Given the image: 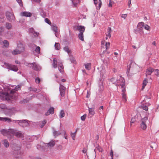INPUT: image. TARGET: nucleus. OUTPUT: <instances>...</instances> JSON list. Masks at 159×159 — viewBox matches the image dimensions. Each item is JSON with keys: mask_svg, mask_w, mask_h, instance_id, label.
Masks as SVG:
<instances>
[{"mask_svg": "<svg viewBox=\"0 0 159 159\" xmlns=\"http://www.w3.org/2000/svg\"><path fill=\"white\" fill-rule=\"evenodd\" d=\"M120 82H121L120 85L121 86V92H122L121 94L123 101L125 102L126 101V96L125 93L126 91L125 89V81L124 78L120 76Z\"/></svg>", "mask_w": 159, "mask_h": 159, "instance_id": "nucleus-1", "label": "nucleus"}, {"mask_svg": "<svg viewBox=\"0 0 159 159\" xmlns=\"http://www.w3.org/2000/svg\"><path fill=\"white\" fill-rule=\"evenodd\" d=\"M4 65L2 66L3 67L6 68L9 70L15 72H17L18 70V67L16 66L10 64L6 62H4Z\"/></svg>", "mask_w": 159, "mask_h": 159, "instance_id": "nucleus-2", "label": "nucleus"}, {"mask_svg": "<svg viewBox=\"0 0 159 159\" xmlns=\"http://www.w3.org/2000/svg\"><path fill=\"white\" fill-rule=\"evenodd\" d=\"M16 123H17L18 125L23 127H28L30 125L29 122V121L26 120H13Z\"/></svg>", "mask_w": 159, "mask_h": 159, "instance_id": "nucleus-3", "label": "nucleus"}, {"mask_svg": "<svg viewBox=\"0 0 159 159\" xmlns=\"http://www.w3.org/2000/svg\"><path fill=\"white\" fill-rule=\"evenodd\" d=\"M12 129L9 130L2 129L1 131L2 134L4 136H7L8 138H13V136L12 135Z\"/></svg>", "mask_w": 159, "mask_h": 159, "instance_id": "nucleus-4", "label": "nucleus"}, {"mask_svg": "<svg viewBox=\"0 0 159 159\" xmlns=\"http://www.w3.org/2000/svg\"><path fill=\"white\" fill-rule=\"evenodd\" d=\"M6 16L7 19L9 21H14L15 19L13 13L11 11H7L6 12Z\"/></svg>", "mask_w": 159, "mask_h": 159, "instance_id": "nucleus-5", "label": "nucleus"}, {"mask_svg": "<svg viewBox=\"0 0 159 159\" xmlns=\"http://www.w3.org/2000/svg\"><path fill=\"white\" fill-rule=\"evenodd\" d=\"M12 135L13 137V135H15L17 137H19L21 138H23L24 137V134L22 133L21 131H19L17 130L12 129Z\"/></svg>", "mask_w": 159, "mask_h": 159, "instance_id": "nucleus-6", "label": "nucleus"}, {"mask_svg": "<svg viewBox=\"0 0 159 159\" xmlns=\"http://www.w3.org/2000/svg\"><path fill=\"white\" fill-rule=\"evenodd\" d=\"M27 66L29 67L32 68L33 69L36 71H38L41 69L40 66L35 62L32 63H29Z\"/></svg>", "mask_w": 159, "mask_h": 159, "instance_id": "nucleus-7", "label": "nucleus"}, {"mask_svg": "<svg viewBox=\"0 0 159 159\" xmlns=\"http://www.w3.org/2000/svg\"><path fill=\"white\" fill-rule=\"evenodd\" d=\"M74 29L75 30L79 31V33H83L85 30V27L82 25L75 26H74Z\"/></svg>", "mask_w": 159, "mask_h": 159, "instance_id": "nucleus-8", "label": "nucleus"}, {"mask_svg": "<svg viewBox=\"0 0 159 159\" xmlns=\"http://www.w3.org/2000/svg\"><path fill=\"white\" fill-rule=\"evenodd\" d=\"M66 88L62 85L60 84L59 87V91L60 93L61 97H63L65 93Z\"/></svg>", "mask_w": 159, "mask_h": 159, "instance_id": "nucleus-9", "label": "nucleus"}, {"mask_svg": "<svg viewBox=\"0 0 159 159\" xmlns=\"http://www.w3.org/2000/svg\"><path fill=\"white\" fill-rule=\"evenodd\" d=\"M89 108V114L88 116L89 118H91L95 114V111L94 108Z\"/></svg>", "mask_w": 159, "mask_h": 159, "instance_id": "nucleus-10", "label": "nucleus"}, {"mask_svg": "<svg viewBox=\"0 0 159 159\" xmlns=\"http://www.w3.org/2000/svg\"><path fill=\"white\" fill-rule=\"evenodd\" d=\"M154 71V69L152 67H149L148 68L146 71V76H147L148 75H151L152 73Z\"/></svg>", "mask_w": 159, "mask_h": 159, "instance_id": "nucleus-11", "label": "nucleus"}, {"mask_svg": "<svg viewBox=\"0 0 159 159\" xmlns=\"http://www.w3.org/2000/svg\"><path fill=\"white\" fill-rule=\"evenodd\" d=\"M12 149L15 151H19L20 149V147L18 144H14L12 145Z\"/></svg>", "mask_w": 159, "mask_h": 159, "instance_id": "nucleus-12", "label": "nucleus"}, {"mask_svg": "<svg viewBox=\"0 0 159 159\" xmlns=\"http://www.w3.org/2000/svg\"><path fill=\"white\" fill-rule=\"evenodd\" d=\"M17 49L20 51V53L24 52L25 48L23 44L21 43L18 44L17 46Z\"/></svg>", "mask_w": 159, "mask_h": 159, "instance_id": "nucleus-13", "label": "nucleus"}, {"mask_svg": "<svg viewBox=\"0 0 159 159\" xmlns=\"http://www.w3.org/2000/svg\"><path fill=\"white\" fill-rule=\"evenodd\" d=\"M54 113V108L53 107H50L48 111L45 113V115L46 116L49 115L50 114H53Z\"/></svg>", "mask_w": 159, "mask_h": 159, "instance_id": "nucleus-14", "label": "nucleus"}, {"mask_svg": "<svg viewBox=\"0 0 159 159\" xmlns=\"http://www.w3.org/2000/svg\"><path fill=\"white\" fill-rule=\"evenodd\" d=\"M47 145V146L49 148H51L53 147L55 144V141L52 140L49 143L46 144Z\"/></svg>", "mask_w": 159, "mask_h": 159, "instance_id": "nucleus-15", "label": "nucleus"}, {"mask_svg": "<svg viewBox=\"0 0 159 159\" xmlns=\"http://www.w3.org/2000/svg\"><path fill=\"white\" fill-rule=\"evenodd\" d=\"M21 15L22 16H26L27 17H30L32 16V14L29 12L24 11L21 13Z\"/></svg>", "mask_w": 159, "mask_h": 159, "instance_id": "nucleus-16", "label": "nucleus"}, {"mask_svg": "<svg viewBox=\"0 0 159 159\" xmlns=\"http://www.w3.org/2000/svg\"><path fill=\"white\" fill-rule=\"evenodd\" d=\"M2 142L5 147L7 148L9 146V143L7 140L4 139L2 141Z\"/></svg>", "mask_w": 159, "mask_h": 159, "instance_id": "nucleus-17", "label": "nucleus"}, {"mask_svg": "<svg viewBox=\"0 0 159 159\" xmlns=\"http://www.w3.org/2000/svg\"><path fill=\"white\" fill-rule=\"evenodd\" d=\"M0 120L4 121H7L8 122H11V119L7 117H0Z\"/></svg>", "mask_w": 159, "mask_h": 159, "instance_id": "nucleus-18", "label": "nucleus"}, {"mask_svg": "<svg viewBox=\"0 0 159 159\" xmlns=\"http://www.w3.org/2000/svg\"><path fill=\"white\" fill-rule=\"evenodd\" d=\"M53 130V134L54 136L56 137L57 136H58L59 135L61 134V133L60 132H58L57 131H56L54 128H52Z\"/></svg>", "mask_w": 159, "mask_h": 159, "instance_id": "nucleus-19", "label": "nucleus"}, {"mask_svg": "<svg viewBox=\"0 0 159 159\" xmlns=\"http://www.w3.org/2000/svg\"><path fill=\"white\" fill-rule=\"evenodd\" d=\"M136 33H139L140 34L143 33V28L141 27H137V28L136 30Z\"/></svg>", "mask_w": 159, "mask_h": 159, "instance_id": "nucleus-20", "label": "nucleus"}, {"mask_svg": "<svg viewBox=\"0 0 159 159\" xmlns=\"http://www.w3.org/2000/svg\"><path fill=\"white\" fill-rule=\"evenodd\" d=\"M29 32L30 33L33 34L35 36H37L39 34V33L35 32L33 28L30 29L29 30Z\"/></svg>", "mask_w": 159, "mask_h": 159, "instance_id": "nucleus-21", "label": "nucleus"}, {"mask_svg": "<svg viewBox=\"0 0 159 159\" xmlns=\"http://www.w3.org/2000/svg\"><path fill=\"white\" fill-rule=\"evenodd\" d=\"M57 61L56 58L53 59L52 66L54 68H56L57 66Z\"/></svg>", "mask_w": 159, "mask_h": 159, "instance_id": "nucleus-22", "label": "nucleus"}, {"mask_svg": "<svg viewBox=\"0 0 159 159\" xmlns=\"http://www.w3.org/2000/svg\"><path fill=\"white\" fill-rule=\"evenodd\" d=\"M148 83V80L147 79H145L143 81V86L142 88V90H143L145 87L146 86Z\"/></svg>", "mask_w": 159, "mask_h": 159, "instance_id": "nucleus-23", "label": "nucleus"}, {"mask_svg": "<svg viewBox=\"0 0 159 159\" xmlns=\"http://www.w3.org/2000/svg\"><path fill=\"white\" fill-rule=\"evenodd\" d=\"M2 43L4 46L6 48H8L9 47V43L8 41L4 40L2 41Z\"/></svg>", "mask_w": 159, "mask_h": 159, "instance_id": "nucleus-24", "label": "nucleus"}, {"mask_svg": "<svg viewBox=\"0 0 159 159\" xmlns=\"http://www.w3.org/2000/svg\"><path fill=\"white\" fill-rule=\"evenodd\" d=\"M58 68L59 70L61 72H62L63 71V66L61 63L58 64Z\"/></svg>", "mask_w": 159, "mask_h": 159, "instance_id": "nucleus-25", "label": "nucleus"}, {"mask_svg": "<svg viewBox=\"0 0 159 159\" xmlns=\"http://www.w3.org/2000/svg\"><path fill=\"white\" fill-rule=\"evenodd\" d=\"M147 126L146 124L143 123H141L140 124V127L143 130H145L147 128Z\"/></svg>", "mask_w": 159, "mask_h": 159, "instance_id": "nucleus-26", "label": "nucleus"}, {"mask_svg": "<svg viewBox=\"0 0 159 159\" xmlns=\"http://www.w3.org/2000/svg\"><path fill=\"white\" fill-rule=\"evenodd\" d=\"M20 51L17 49L14 50L12 52V53L14 55H16L20 53Z\"/></svg>", "mask_w": 159, "mask_h": 159, "instance_id": "nucleus-27", "label": "nucleus"}, {"mask_svg": "<svg viewBox=\"0 0 159 159\" xmlns=\"http://www.w3.org/2000/svg\"><path fill=\"white\" fill-rule=\"evenodd\" d=\"M20 85H18L17 86H16L15 87V89L12 90L11 91V93H13L14 92H15V91H16L19 90V89H20Z\"/></svg>", "mask_w": 159, "mask_h": 159, "instance_id": "nucleus-28", "label": "nucleus"}, {"mask_svg": "<svg viewBox=\"0 0 159 159\" xmlns=\"http://www.w3.org/2000/svg\"><path fill=\"white\" fill-rule=\"evenodd\" d=\"M52 29L55 33L57 32V27L55 25H54L52 26Z\"/></svg>", "mask_w": 159, "mask_h": 159, "instance_id": "nucleus-29", "label": "nucleus"}, {"mask_svg": "<svg viewBox=\"0 0 159 159\" xmlns=\"http://www.w3.org/2000/svg\"><path fill=\"white\" fill-rule=\"evenodd\" d=\"M107 33L106 34V36L108 37L109 38H110L111 37V35L110 34V33L111 32V28L110 27H108L107 30Z\"/></svg>", "mask_w": 159, "mask_h": 159, "instance_id": "nucleus-30", "label": "nucleus"}, {"mask_svg": "<svg viewBox=\"0 0 159 159\" xmlns=\"http://www.w3.org/2000/svg\"><path fill=\"white\" fill-rule=\"evenodd\" d=\"M134 63H133V62H131V63H130V64L129 65V66H127V72H126L127 74H128V73H129V71L130 70V68L131 67V65H134Z\"/></svg>", "mask_w": 159, "mask_h": 159, "instance_id": "nucleus-31", "label": "nucleus"}, {"mask_svg": "<svg viewBox=\"0 0 159 159\" xmlns=\"http://www.w3.org/2000/svg\"><path fill=\"white\" fill-rule=\"evenodd\" d=\"M65 115V113L64 112V111L63 110H61L60 111V114H59V117L60 118H62Z\"/></svg>", "mask_w": 159, "mask_h": 159, "instance_id": "nucleus-32", "label": "nucleus"}, {"mask_svg": "<svg viewBox=\"0 0 159 159\" xmlns=\"http://www.w3.org/2000/svg\"><path fill=\"white\" fill-rule=\"evenodd\" d=\"M148 121V117H144L142 118L141 119V122L142 123L143 122V123L146 124V122Z\"/></svg>", "mask_w": 159, "mask_h": 159, "instance_id": "nucleus-33", "label": "nucleus"}, {"mask_svg": "<svg viewBox=\"0 0 159 159\" xmlns=\"http://www.w3.org/2000/svg\"><path fill=\"white\" fill-rule=\"evenodd\" d=\"M55 48L56 49L59 50L60 48V46L59 43H56L55 44Z\"/></svg>", "mask_w": 159, "mask_h": 159, "instance_id": "nucleus-34", "label": "nucleus"}, {"mask_svg": "<svg viewBox=\"0 0 159 159\" xmlns=\"http://www.w3.org/2000/svg\"><path fill=\"white\" fill-rule=\"evenodd\" d=\"M63 49L65 51L67 52L69 55V54L70 52V50L67 46H66L64 47Z\"/></svg>", "mask_w": 159, "mask_h": 159, "instance_id": "nucleus-35", "label": "nucleus"}, {"mask_svg": "<svg viewBox=\"0 0 159 159\" xmlns=\"http://www.w3.org/2000/svg\"><path fill=\"white\" fill-rule=\"evenodd\" d=\"M78 37L79 38L81 41H84V37H83V33H79L78 34Z\"/></svg>", "mask_w": 159, "mask_h": 159, "instance_id": "nucleus-36", "label": "nucleus"}, {"mask_svg": "<svg viewBox=\"0 0 159 159\" xmlns=\"http://www.w3.org/2000/svg\"><path fill=\"white\" fill-rule=\"evenodd\" d=\"M72 2L74 6H76L77 3H79L80 2L79 0H72Z\"/></svg>", "mask_w": 159, "mask_h": 159, "instance_id": "nucleus-37", "label": "nucleus"}, {"mask_svg": "<svg viewBox=\"0 0 159 159\" xmlns=\"http://www.w3.org/2000/svg\"><path fill=\"white\" fill-rule=\"evenodd\" d=\"M77 131V130H76L75 132L73 133H71V136L73 140H75V138Z\"/></svg>", "mask_w": 159, "mask_h": 159, "instance_id": "nucleus-38", "label": "nucleus"}, {"mask_svg": "<svg viewBox=\"0 0 159 159\" xmlns=\"http://www.w3.org/2000/svg\"><path fill=\"white\" fill-rule=\"evenodd\" d=\"M5 19L3 16H2V14L0 16V23H3L4 22Z\"/></svg>", "mask_w": 159, "mask_h": 159, "instance_id": "nucleus-39", "label": "nucleus"}, {"mask_svg": "<svg viewBox=\"0 0 159 159\" xmlns=\"http://www.w3.org/2000/svg\"><path fill=\"white\" fill-rule=\"evenodd\" d=\"M85 68L88 70H89L90 68L91 64L90 63H87L85 65Z\"/></svg>", "mask_w": 159, "mask_h": 159, "instance_id": "nucleus-40", "label": "nucleus"}, {"mask_svg": "<svg viewBox=\"0 0 159 159\" xmlns=\"http://www.w3.org/2000/svg\"><path fill=\"white\" fill-rule=\"evenodd\" d=\"M15 109L14 108H12L11 109H9V112L11 113V116L14 114L15 113Z\"/></svg>", "mask_w": 159, "mask_h": 159, "instance_id": "nucleus-41", "label": "nucleus"}, {"mask_svg": "<svg viewBox=\"0 0 159 159\" xmlns=\"http://www.w3.org/2000/svg\"><path fill=\"white\" fill-rule=\"evenodd\" d=\"M6 27L8 29H10L11 28V25L10 23H7L6 24Z\"/></svg>", "mask_w": 159, "mask_h": 159, "instance_id": "nucleus-42", "label": "nucleus"}, {"mask_svg": "<svg viewBox=\"0 0 159 159\" xmlns=\"http://www.w3.org/2000/svg\"><path fill=\"white\" fill-rule=\"evenodd\" d=\"M40 14L43 17H45L46 16V13L44 12L43 10L41 11Z\"/></svg>", "mask_w": 159, "mask_h": 159, "instance_id": "nucleus-43", "label": "nucleus"}, {"mask_svg": "<svg viewBox=\"0 0 159 159\" xmlns=\"http://www.w3.org/2000/svg\"><path fill=\"white\" fill-rule=\"evenodd\" d=\"M4 31V28L3 27H0V35H2L3 34V33Z\"/></svg>", "mask_w": 159, "mask_h": 159, "instance_id": "nucleus-44", "label": "nucleus"}, {"mask_svg": "<svg viewBox=\"0 0 159 159\" xmlns=\"http://www.w3.org/2000/svg\"><path fill=\"white\" fill-rule=\"evenodd\" d=\"M141 107H142V108H143V109L144 110H145V111L148 110V107L146 105H141Z\"/></svg>", "mask_w": 159, "mask_h": 159, "instance_id": "nucleus-45", "label": "nucleus"}, {"mask_svg": "<svg viewBox=\"0 0 159 159\" xmlns=\"http://www.w3.org/2000/svg\"><path fill=\"white\" fill-rule=\"evenodd\" d=\"M110 45V43L109 42H106L105 45H104V46H105L106 49V50L109 48Z\"/></svg>", "mask_w": 159, "mask_h": 159, "instance_id": "nucleus-46", "label": "nucleus"}, {"mask_svg": "<svg viewBox=\"0 0 159 159\" xmlns=\"http://www.w3.org/2000/svg\"><path fill=\"white\" fill-rule=\"evenodd\" d=\"M144 23L143 22H139L138 25H137V26L138 27H142V28H143V26H144Z\"/></svg>", "mask_w": 159, "mask_h": 159, "instance_id": "nucleus-47", "label": "nucleus"}, {"mask_svg": "<svg viewBox=\"0 0 159 159\" xmlns=\"http://www.w3.org/2000/svg\"><path fill=\"white\" fill-rule=\"evenodd\" d=\"M40 48L38 46L36 48L35 51L37 53H39L40 52Z\"/></svg>", "mask_w": 159, "mask_h": 159, "instance_id": "nucleus-48", "label": "nucleus"}, {"mask_svg": "<svg viewBox=\"0 0 159 159\" xmlns=\"http://www.w3.org/2000/svg\"><path fill=\"white\" fill-rule=\"evenodd\" d=\"M155 74L157 76H159V70L158 69H156L154 70Z\"/></svg>", "mask_w": 159, "mask_h": 159, "instance_id": "nucleus-49", "label": "nucleus"}, {"mask_svg": "<svg viewBox=\"0 0 159 159\" xmlns=\"http://www.w3.org/2000/svg\"><path fill=\"white\" fill-rule=\"evenodd\" d=\"M46 120H44L42 122V124L40 126L41 128H43L46 123Z\"/></svg>", "mask_w": 159, "mask_h": 159, "instance_id": "nucleus-50", "label": "nucleus"}, {"mask_svg": "<svg viewBox=\"0 0 159 159\" xmlns=\"http://www.w3.org/2000/svg\"><path fill=\"white\" fill-rule=\"evenodd\" d=\"M70 60L71 63L75 64L76 61L74 58L73 57H70Z\"/></svg>", "mask_w": 159, "mask_h": 159, "instance_id": "nucleus-51", "label": "nucleus"}, {"mask_svg": "<svg viewBox=\"0 0 159 159\" xmlns=\"http://www.w3.org/2000/svg\"><path fill=\"white\" fill-rule=\"evenodd\" d=\"M86 116V114H84L83 116H81V120L82 121H84L85 120Z\"/></svg>", "mask_w": 159, "mask_h": 159, "instance_id": "nucleus-52", "label": "nucleus"}, {"mask_svg": "<svg viewBox=\"0 0 159 159\" xmlns=\"http://www.w3.org/2000/svg\"><path fill=\"white\" fill-rule=\"evenodd\" d=\"M106 72V71L104 69H102V70H101L100 71V74L102 76V77L104 73H105Z\"/></svg>", "mask_w": 159, "mask_h": 159, "instance_id": "nucleus-53", "label": "nucleus"}, {"mask_svg": "<svg viewBox=\"0 0 159 159\" xmlns=\"http://www.w3.org/2000/svg\"><path fill=\"white\" fill-rule=\"evenodd\" d=\"M144 28L145 30H149L150 29V27L147 25H146L144 26Z\"/></svg>", "mask_w": 159, "mask_h": 159, "instance_id": "nucleus-54", "label": "nucleus"}, {"mask_svg": "<svg viewBox=\"0 0 159 159\" xmlns=\"http://www.w3.org/2000/svg\"><path fill=\"white\" fill-rule=\"evenodd\" d=\"M127 16V14H122L121 16V17L122 18L125 19L126 18Z\"/></svg>", "mask_w": 159, "mask_h": 159, "instance_id": "nucleus-55", "label": "nucleus"}, {"mask_svg": "<svg viewBox=\"0 0 159 159\" xmlns=\"http://www.w3.org/2000/svg\"><path fill=\"white\" fill-rule=\"evenodd\" d=\"M57 148L58 150H61L62 149V146L61 145H59L57 147Z\"/></svg>", "mask_w": 159, "mask_h": 159, "instance_id": "nucleus-56", "label": "nucleus"}, {"mask_svg": "<svg viewBox=\"0 0 159 159\" xmlns=\"http://www.w3.org/2000/svg\"><path fill=\"white\" fill-rule=\"evenodd\" d=\"M40 81V79L39 77H37L35 79V82L36 83L39 84Z\"/></svg>", "mask_w": 159, "mask_h": 159, "instance_id": "nucleus-57", "label": "nucleus"}, {"mask_svg": "<svg viewBox=\"0 0 159 159\" xmlns=\"http://www.w3.org/2000/svg\"><path fill=\"white\" fill-rule=\"evenodd\" d=\"M45 21L48 24H51V22H50V21L47 18L45 19Z\"/></svg>", "mask_w": 159, "mask_h": 159, "instance_id": "nucleus-58", "label": "nucleus"}, {"mask_svg": "<svg viewBox=\"0 0 159 159\" xmlns=\"http://www.w3.org/2000/svg\"><path fill=\"white\" fill-rule=\"evenodd\" d=\"M32 91H34V92H35L36 93H39V92L40 91V90L39 89H37L36 88H34L32 89Z\"/></svg>", "mask_w": 159, "mask_h": 159, "instance_id": "nucleus-59", "label": "nucleus"}, {"mask_svg": "<svg viewBox=\"0 0 159 159\" xmlns=\"http://www.w3.org/2000/svg\"><path fill=\"white\" fill-rule=\"evenodd\" d=\"M104 89V87L102 85H101L99 86V89L100 91H102Z\"/></svg>", "mask_w": 159, "mask_h": 159, "instance_id": "nucleus-60", "label": "nucleus"}, {"mask_svg": "<svg viewBox=\"0 0 159 159\" xmlns=\"http://www.w3.org/2000/svg\"><path fill=\"white\" fill-rule=\"evenodd\" d=\"M99 2H100V3H99L98 5V6L97 7V9H100V8L101 7V5H102V2L100 0H99Z\"/></svg>", "mask_w": 159, "mask_h": 159, "instance_id": "nucleus-61", "label": "nucleus"}, {"mask_svg": "<svg viewBox=\"0 0 159 159\" xmlns=\"http://www.w3.org/2000/svg\"><path fill=\"white\" fill-rule=\"evenodd\" d=\"M5 105L3 104H0V108L2 109H4L5 108Z\"/></svg>", "mask_w": 159, "mask_h": 159, "instance_id": "nucleus-62", "label": "nucleus"}, {"mask_svg": "<svg viewBox=\"0 0 159 159\" xmlns=\"http://www.w3.org/2000/svg\"><path fill=\"white\" fill-rule=\"evenodd\" d=\"M110 155L111 157V159H113V154L112 150H111V152H110Z\"/></svg>", "mask_w": 159, "mask_h": 159, "instance_id": "nucleus-63", "label": "nucleus"}, {"mask_svg": "<svg viewBox=\"0 0 159 159\" xmlns=\"http://www.w3.org/2000/svg\"><path fill=\"white\" fill-rule=\"evenodd\" d=\"M110 2L108 4V7H111L112 6V2H111V0H109Z\"/></svg>", "mask_w": 159, "mask_h": 159, "instance_id": "nucleus-64", "label": "nucleus"}]
</instances>
